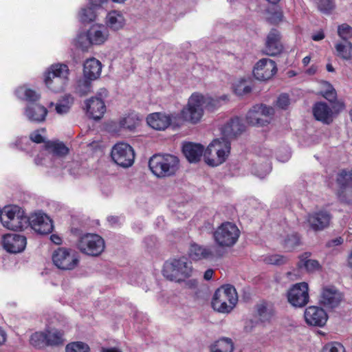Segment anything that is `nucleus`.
I'll return each instance as SVG.
<instances>
[{"mask_svg": "<svg viewBox=\"0 0 352 352\" xmlns=\"http://www.w3.org/2000/svg\"><path fill=\"white\" fill-rule=\"evenodd\" d=\"M336 180L338 184L342 187L349 185L352 182V170H342L338 174Z\"/></svg>", "mask_w": 352, "mask_h": 352, "instance_id": "c03bdc74", "label": "nucleus"}, {"mask_svg": "<svg viewBox=\"0 0 352 352\" xmlns=\"http://www.w3.org/2000/svg\"><path fill=\"white\" fill-rule=\"evenodd\" d=\"M102 71L101 63L95 58L87 59L84 63L83 76L90 80H96Z\"/></svg>", "mask_w": 352, "mask_h": 352, "instance_id": "cd10ccee", "label": "nucleus"}, {"mask_svg": "<svg viewBox=\"0 0 352 352\" xmlns=\"http://www.w3.org/2000/svg\"><path fill=\"white\" fill-rule=\"evenodd\" d=\"M182 283H184L185 287L188 289H195L197 287L198 282L196 279L192 278V279H186L184 281H182Z\"/></svg>", "mask_w": 352, "mask_h": 352, "instance_id": "13d9d810", "label": "nucleus"}, {"mask_svg": "<svg viewBox=\"0 0 352 352\" xmlns=\"http://www.w3.org/2000/svg\"><path fill=\"white\" fill-rule=\"evenodd\" d=\"M54 264L60 270H72L78 264L77 252L71 249L58 248L52 254Z\"/></svg>", "mask_w": 352, "mask_h": 352, "instance_id": "9d476101", "label": "nucleus"}, {"mask_svg": "<svg viewBox=\"0 0 352 352\" xmlns=\"http://www.w3.org/2000/svg\"><path fill=\"white\" fill-rule=\"evenodd\" d=\"M106 25L107 28L113 31H118L124 26L125 19L120 12L112 10L107 15Z\"/></svg>", "mask_w": 352, "mask_h": 352, "instance_id": "c85d7f7f", "label": "nucleus"}, {"mask_svg": "<svg viewBox=\"0 0 352 352\" xmlns=\"http://www.w3.org/2000/svg\"><path fill=\"white\" fill-rule=\"evenodd\" d=\"M90 347L87 344L80 341L72 342L65 346V352H89Z\"/></svg>", "mask_w": 352, "mask_h": 352, "instance_id": "79ce46f5", "label": "nucleus"}, {"mask_svg": "<svg viewBox=\"0 0 352 352\" xmlns=\"http://www.w3.org/2000/svg\"><path fill=\"white\" fill-rule=\"evenodd\" d=\"M51 240L55 244L59 245L61 243L62 239L58 235L52 234L51 235Z\"/></svg>", "mask_w": 352, "mask_h": 352, "instance_id": "774afa93", "label": "nucleus"}, {"mask_svg": "<svg viewBox=\"0 0 352 352\" xmlns=\"http://www.w3.org/2000/svg\"><path fill=\"white\" fill-rule=\"evenodd\" d=\"M107 1V0H89V3L91 6H94L98 9Z\"/></svg>", "mask_w": 352, "mask_h": 352, "instance_id": "052dcab7", "label": "nucleus"}, {"mask_svg": "<svg viewBox=\"0 0 352 352\" xmlns=\"http://www.w3.org/2000/svg\"><path fill=\"white\" fill-rule=\"evenodd\" d=\"M252 88L244 82H241L236 85L234 91L239 96H244L250 93Z\"/></svg>", "mask_w": 352, "mask_h": 352, "instance_id": "603ef678", "label": "nucleus"}, {"mask_svg": "<svg viewBox=\"0 0 352 352\" xmlns=\"http://www.w3.org/2000/svg\"><path fill=\"white\" fill-rule=\"evenodd\" d=\"M203 102L201 94H192L187 104L181 110L178 118L190 124H197L204 116V111L201 104Z\"/></svg>", "mask_w": 352, "mask_h": 352, "instance_id": "0eeeda50", "label": "nucleus"}, {"mask_svg": "<svg viewBox=\"0 0 352 352\" xmlns=\"http://www.w3.org/2000/svg\"><path fill=\"white\" fill-rule=\"evenodd\" d=\"M310 253L305 252L299 256L298 266L299 268L305 267L307 272H313L320 269V264L316 260L309 259Z\"/></svg>", "mask_w": 352, "mask_h": 352, "instance_id": "2f4dec72", "label": "nucleus"}, {"mask_svg": "<svg viewBox=\"0 0 352 352\" xmlns=\"http://www.w3.org/2000/svg\"><path fill=\"white\" fill-rule=\"evenodd\" d=\"M304 316L306 322L312 326L323 327L328 319L325 311L316 306L307 307L305 311Z\"/></svg>", "mask_w": 352, "mask_h": 352, "instance_id": "6ab92c4d", "label": "nucleus"}, {"mask_svg": "<svg viewBox=\"0 0 352 352\" xmlns=\"http://www.w3.org/2000/svg\"><path fill=\"white\" fill-rule=\"evenodd\" d=\"M343 296L335 287L327 286L322 289L320 302L327 308L337 307L342 302Z\"/></svg>", "mask_w": 352, "mask_h": 352, "instance_id": "a211bd4d", "label": "nucleus"}, {"mask_svg": "<svg viewBox=\"0 0 352 352\" xmlns=\"http://www.w3.org/2000/svg\"><path fill=\"white\" fill-rule=\"evenodd\" d=\"M172 118L162 113H155V130H165L172 123Z\"/></svg>", "mask_w": 352, "mask_h": 352, "instance_id": "ea45409f", "label": "nucleus"}, {"mask_svg": "<svg viewBox=\"0 0 352 352\" xmlns=\"http://www.w3.org/2000/svg\"><path fill=\"white\" fill-rule=\"evenodd\" d=\"M300 245V236L297 233H292L287 236L285 240V248L292 251L294 248Z\"/></svg>", "mask_w": 352, "mask_h": 352, "instance_id": "49530a36", "label": "nucleus"}, {"mask_svg": "<svg viewBox=\"0 0 352 352\" xmlns=\"http://www.w3.org/2000/svg\"><path fill=\"white\" fill-rule=\"evenodd\" d=\"M146 123L152 129H154V113H150L146 118Z\"/></svg>", "mask_w": 352, "mask_h": 352, "instance_id": "0e129e2a", "label": "nucleus"}, {"mask_svg": "<svg viewBox=\"0 0 352 352\" xmlns=\"http://www.w3.org/2000/svg\"><path fill=\"white\" fill-rule=\"evenodd\" d=\"M324 98L326 99H327L329 101H333L336 100V90L333 88H331V89L329 90H327L324 95Z\"/></svg>", "mask_w": 352, "mask_h": 352, "instance_id": "bf43d9fd", "label": "nucleus"}, {"mask_svg": "<svg viewBox=\"0 0 352 352\" xmlns=\"http://www.w3.org/2000/svg\"><path fill=\"white\" fill-rule=\"evenodd\" d=\"M162 272L167 280L181 283L192 276L193 267L188 258L182 256L166 261Z\"/></svg>", "mask_w": 352, "mask_h": 352, "instance_id": "f257e3e1", "label": "nucleus"}, {"mask_svg": "<svg viewBox=\"0 0 352 352\" xmlns=\"http://www.w3.org/2000/svg\"><path fill=\"white\" fill-rule=\"evenodd\" d=\"M202 100L204 102H201V104L204 109H206L207 111L212 112L219 109L228 100V96L226 95H223L219 97L212 98L202 94Z\"/></svg>", "mask_w": 352, "mask_h": 352, "instance_id": "c756f323", "label": "nucleus"}, {"mask_svg": "<svg viewBox=\"0 0 352 352\" xmlns=\"http://www.w3.org/2000/svg\"><path fill=\"white\" fill-rule=\"evenodd\" d=\"M275 311L273 306L267 302H262L257 306V314L262 322L270 321L274 315Z\"/></svg>", "mask_w": 352, "mask_h": 352, "instance_id": "c9c22d12", "label": "nucleus"}, {"mask_svg": "<svg viewBox=\"0 0 352 352\" xmlns=\"http://www.w3.org/2000/svg\"><path fill=\"white\" fill-rule=\"evenodd\" d=\"M311 38L314 41H320L324 38V34L322 32H319L317 34H313Z\"/></svg>", "mask_w": 352, "mask_h": 352, "instance_id": "69168bd1", "label": "nucleus"}, {"mask_svg": "<svg viewBox=\"0 0 352 352\" xmlns=\"http://www.w3.org/2000/svg\"><path fill=\"white\" fill-rule=\"evenodd\" d=\"M286 261L285 257L278 254L272 255L266 258L267 263L272 265H282L286 263Z\"/></svg>", "mask_w": 352, "mask_h": 352, "instance_id": "864d4df0", "label": "nucleus"}, {"mask_svg": "<svg viewBox=\"0 0 352 352\" xmlns=\"http://www.w3.org/2000/svg\"><path fill=\"white\" fill-rule=\"evenodd\" d=\"M86 110L91 118L98 120L103 116L106 111V106L100 98L93 97L87 100Z\"/></svg>", "mask_w": 352, "mask_h": 352, "instance_id": "393cba45", "label": "nucleus"}, {"mask_svg": "<svg viewBox=\"0 0 352 352\" xmlns=\"http://www.w3.org/2000/svg\"><path fill=\"white\" fill-rule=\"evenodd\" d=\"M240 236V230L233 223H222L213 232V240L217 248H220V252H224V250L234 246Z\"/></svg>", "mask_w": 352, "mask_h": 352, "instance_id": "7ed1b4c3", "label": "nucleus"}, {"mask_svg": "<svg viewBox=\"0 0 352 352\" xmlns=\"http://www.w3.org/2000/svg\"><path fill=\"white\" fill-rule=\"evenodd\" d=\"M30 140L36 143L45 142L44 138L39 133L38 131L32 132L30 135Z\"/></svg>", "mask_w": 352, "mask_h": 352, "instance_id": "6e6d98bb", "label": "nucleus"}, {"mask_svg": "<svg viewBox=\"0 0 352 352\" xmlns=\"http://www.w3.org/2000/svg\"><path fill=\"white\" fill-rule=\"evenodd\" d=\"M0 221L4 228L21 230L28 226V217L24 210L16 205L6 206L0 210Z\"/></svg>", "mask_w": 352, "mask_h": 352, "instance_id": "f03ea898", "label": "nucleus"}, {"mask_svg": "<svg viewBox=\"0 0 352 352\" xmlns=\"http://www.w3.org/2000/svg\"><path fill=\"white\" fill-rule=\"evenodd\" d=\"M276 104L280 109H286L289 104V96L285 94H281L277 99Z\"/></svg>", "mask_w": 352, "mask_h": 352, "instance_id": "5fc2aeb1", "label": "nucleus"}, {"mask_svg": "<svg viewBox=\"0 0 352 352\" xmlns=\"http://www.w3.org/2000/svg\"><path fill=\"white\" fill-rule=\"evenodd\" d=\"M107 221L111 226H116L119 223L120 218L117 216H110L107 218Z\"/></svg>", "mask_w": 352, "mask_h": 352, "instance_id": "e2e57ef3", "label": "nucleus"}, {"mask_svg": "<svg viewBox=\"0 0 352 352\" xmlns=\"http://www.w3.org/2000/svg\"><path fill=\"white\" fill-rule=\"evenodd\" d=\"M77 248L84 254L97 256L104 251V241L98 234L87 233L79 238Z\"/></svg>", "mask_w": 352, "mask_h": 352, "instance_id": "6e6552de", "label": "nucleus"}, {"mask_svg": "<svg viewBox=\"0 0 352 352\" xmlns=\"http://www.w3.org/2000/svg\"><path fill=\"white\" fill-rule=\"evenodd\" d=\"M283 17V14L280 11H275L273 13V15L271 16V20L273 21V22H278L281 21Z\"/></svg>", "mask_w": 352, "mask_h": 352, "instance_id": "680f3d73", "label": "nucleus"}, {"mask_svg": "<svg viewBox=\"0 0 352 352\" xmlns=\"http://www.w3.org/2000/svg\"><path fill=\"white\" fill-rule=\"evenodd\" d=\"M223 255L224 252H220V248H217L214 245L204 246L193 243L190 248V256L195 261H216Z\"/></svg>", "mask_w": 352, "mask_h": 352, "instance_id": "ddd939ff", "label": "nucleus"}, {"mask_svg": "<svg viewBox=\"0 0 352 352\" xmlns=\"http://www.w3.org/2000/svg\"><path fill=\"white\" fill-rule=\"evenodd\" d=\"M322 352H344V348L338 342H333L326 344Z\"/></svg>", "mask_w": 352, "mask_h": 352, "instance_id": "3c124183", "label": "nucleus"}, {"mask_svg": "<svg viewBox=\"0 0 352 352\" xmlns=\"http://www.w3.org/2000/svg\"><path fill=\"white\" fill-rule=\"evenodd\" d=\"M28 225L40 234H50L53 230L52 219L41 212H35L29 217Z\"/></svg>", "mask_w": 352, "mask_h": 352, "instance_id": "dca6fc26", "label": "nucleus"}, {"mask_svg": "<svg viewBox=\"0 0 352 352\" xmlns=\"http://www.w3.org/2000/svg\"><path fill=\"white\" fill-rule=\"evenodd\" d=\"M343 242H344L343 238L341 236H338L335 239L329 240L327 243V246L329 248H333V247H336V246L342 244Z\"/></svg>", "mask_w": 352, "mask_h": 352, "instance_id": "4d7b16f0", "label": "nucleus"}, {"mask_svg": "<svg viewBox=\"0 0 352 352\" xmlns=\"http://www.w3.org/2000/svg\"><path fill=\"white\" fill-rule=\"evenodd\" d=\"M238 296L235 288L230 285H223L217 289L213 296L212 306L221 313H229L235 307Z\"/></svg>", "mask_w": 352, "mask_h": 352, "instance_id": "20e7f679", "label": "nucleus"}, {"mask_svg": "<svg viewBox=\"0 0 352 352\" xmlns=\"http://www.w3.org/2000/svg\"><path fill=\"white\" fill-rule=\"evenodd\" d=\"M213 273H214V272L212 270H211V269L207 270L205 272L204 275V278L207 280H210L212 277Z\"/></svg>", "mask_w": 352, "mask_h": 352, "instance_id": "338daca9", "label": "nucleus"}, {"mask_svg": "<svg viewBox=\"0 0 352 352\" xmlns=\"http://www.w3.org/2000/svg\"><path fill=\"white\" fill-rule=\"evenodd\" d=\"M111 156L116 164L123 168H129L134 163V150L125 142L116 144L111 149Z\"/></svg>", "mask_w": 352, "mask_h": 352, "instance_id": "9b49d317", "label": "nucleus"}, {"mask_svg": "<svg viewBox=\"0 0 352 352\" xmlns=\"http://www.w3.org/2000/svg\"><path fill=\"white\" fill-rule=\"evenodd\" d=\"M15 93L18 98L29 102V104L35 103L40 99V95L38 93L25 86L19 87Z\"/></svg>", "mask_w": 352, "mask_h": 352, "instance_id": "72a5a7b5", "label": "nucleus"}, {"mask_svg": "<svg viewBox=\"0 0 352 352\" xmlns=\"http://www.w3.org/2000/svg\"><path fill=\"white\" fill-rule=\"evenodd\" d=\"M277 71L276 63L270 58H263L255 65L253 74L258 80H267L271 78Z\"/></svg>", "mask_w": 352, "mask_h": 352, "instance_id": "f3484780", "label": "nucleus"}, {"mask_svg": "<svg viewBox=\"0 0 352 352\" xmlns=\"http://www.w3.org/2000/svg\"><path fill=\"white\" fill-rule=\"evenodd\" d=\"M89 39L92 45H100L103 44L109 37V31L104 25H92L89 30Z\"/></svg>", "mask_w": 352, "mask_h": 352, "instance_id": "bb28decb", "label": "nucleus"}, {"mask_svg": "<svg viewBox=\"0 0 352 352\" xmlns=\"http://www.w3.org/2000/svg\"><path fill=\"white\" fill-rule=\"evenodd\" d=\"M283 48L279 32L272 29L267 36L264 53L271 56H276L282 52Z\"/></svg>", "mask_w": 352, "mask_h": 352, "instance_id": "412c9836", "label": "nucleus"}, {"mask_svg": "<svg viewBox=\"0 0 352 352\" xmlns=\"http://www.w3.org/2000/svg\"><path fill=\"white\" fill-rule=\"evenodd\" d=\"M234 344L230 338H223L211 346V352H232Z\"/></svg>", "mask_w": 352, "mask_h": 352, "instance_id": "e433bc0d", "label": "nucleus"}, {"mask_svg": "<svg viewBox=\"0 0 352 352\" xmlns=\"http://www.w3.org/2000/svg\"><path fill=\"white\" fill-rule=\"evenodd\" d=\"M94 80H90L83 76L82 78H80L76 83V92L80 96H84L87 95L91 91V82Z\"/></svg>", "mask_w": 352, "mask_h": 352, "instance_id": "58836bf2", "label": "nucleus"}, {"mask_svg": "<svg viewBox=\"0 0 352 352\" xmlns=\"http://www.w3.org/2000/svg\"><path fill=\"white\" fill-rule=\"evenodd\" d=\"M230 152L229 140L223 138L214 140L204 153L205 162L211 166H217L223 163Z\"/></svg>", "mask_w": 352, "mask_h": 352, "instance_id": "39448f33", "label": "nucleus"}, {"mask_svg": "<svg viewBox=\"0 0 352 352\" xmlns=\"http://www.w3.org/2000/svg\"><path fill=\"white\" fill-rule=\"evenodd\" d=\"M30 342L34 346L41 349L47 346V332H36L30 338Z\"/></svg>", "mask_w": 352, "mask_h": 352, "instance_id": "a19ab883", "label": "nucleus"}, {"mask_svg": "<svg viewBox=\"0 0 352 352\" xmlns=\"http://www.w3.org/2000/svg\"><path fill=\"white\" fill-rule=\"evenodd\" d=\"M69 68L67 65L58 63L51 65L45 74V83L54 92L63 91L68 82Z\"/></svg>", "mask_w": 352, "mask_h": 352, "instance_id": "423d86ee", "label": "nucleus"}, {"mask_svg": "<svg viewBox=\"0 0 352 352\" xmlns=\"http://www.w3.org/2000/svg\"><path fill=\"white\" fill-rule=\"evenodd\" d=\"M288 302L294 307H303L309 300L308 284L305 282L294 285L287 293Z\"/></svg>", "mask_w": 352, "mask_h": 352, "instance_id": "4468645a", "label": "nucleus"}, {"mask_svg": "<svg viewBox=\"0 0 352 352\" xmlns=\"http://www.w3.org/2000/svg\"><path fill=\"white\" fill-rule=\"evenodd\" d=\"M179 167V161L176 156L155 154V177H166L174 175Z\"/></svg>", "mask_w": 352, "mask_h": 352, "instance_id": "1a4fd4ad", "label": "nucleus"}, {"mask_svg": "<svg viewBox=\"0 0 352 352\" xmlns=\"http://www.w3.org/2000/svg\"><path fill=\"white\" fill-rule=\"evenodd\" d=\"M182 151L190 162L195 163L203 156L204 146L200 144L187 142L183 145Z\"/></svg>", "mask_w": 352, "mask_h": 352, "instance_id": "a878e982", "label": "nucleus"}, {"mask_svg": "<svg viewBox=\"0 0 352 352\" xmlns=\"http://www.w3.org/2000/svg\"><path fill=\"white\" fill-rule=\"evenodd\" d=\"M245 131V126L239 118L228 121L221 129L223 138L228 140L241 135Z\"/></svg>", "mask_w": 352, "mask_h": 352, "instance_id": "5701e85b", "label": "nucleus"}, {"mask_svg": "<svg viewBox=\"0 0 352 352\" xmlns=\"http://www.w3.org/2000/svg\"><path fill=\"white\" fill-rule=\"evenodd\" d=\"M336 50L337 56L344 60L351 58L352 43L349 41H343L336 43Z\"/></svg>", "mask_w": 352, "mask_h": 352, "instance_id": "4c0bfd02", "label": "nucleus"}, {"mask_svg": "<svg viewBox=\"0 0 352 352\" xmlns=\"http://www.w3.org/2000/svg\"><path fill=\"white\" fill-rule=\"evenodd\" d=\"M47 112L44 106L37 103H30L25 108L24 115L30 122L40 123L45 121Z\"/></svg>", "mask_w": 352, "mask_h": 352, "instance_id": "4be33fe9", "label": "nucleus"}, {"mask_svg": "<svg viewBox=\"0 0 352 352\" xmlns=\"http://www.w3.org/2000/svg\"><path fill=\"white\" fill-rule=\"evenodd\" d=\"M45 146L49 153H52L54 156L64 157L69 152V148L60 142L49 141L45 142Z\"/></svg>", "mask_w": 352, "mask_h": 352, "instance_id": "473e14b6", "label": "nucleus"}, {"mask_svg": "<svg viewBox=\"0 0 352 352\" xmlns=\"http://www.w3.org/2000/svg\"><path fill=\"white\" fill-rule=\"evenodd\" d=\"M98 8L91 6L89 3L85 7L80 9L79 12V19L83 23H89L96 20V10Z\"/></svg>", "mask_w": 352, "mask_h": 352, "instance_id": "f704fd0d", "label": "nucleus"}, {"mask_svg": "<svg viewBox=\"0 0 352 352\" xmlns=\"http://www.w3.org/2000/svg\"><path fill=\"white\" fill-rule=\"evenodd\" d=\"M318 8L320 12L329 14L335 8L333 0H319Z\"/></svg>", "mask_w": 352, "mask_h": 352, "instance_id": "8fccbe9b", "label": "nucleus"}, {"mask_svg": "<svg viewBox=\"0 0 352 352\" xmlns=\"http://www.w3.org/2000/svg\"><path fill=\"white\" fill-rule=\"evenodd\" d=\"M338 33L344 41L352 37V28L346 23H343L338 26Z\"/></svg>", "mask_w": 352, "mask_h": 352, "instance_id": "09e8293b", "label": "nucleus"}, {"mask_svg": "<svg viewBox=\"0 0 352 352\" xmlns=\"http://www.w3.org/2000/svg\"><path fill=\"white\" fill-rule=\"evenodd\" d=\"M3 246L10 253H19L24 250L26 246V238L18 234H8L3 236Z\"/></svg>", "mask_w": 352, "mask_h": 352, "instance_id": "aec40b11", "label": "nucleus"}, {"mask_svg": "<svg viewBox=\"0 0 352 352\" xmlns=\"http://www.w3.org/2000/svg\"><path fill=\"white\" fill-rule=\"evenodd\" d=\"M138 116L137 115H129L120 121V125L122 128L129 129L132 131L136 126L139 121Z\"/></svg>", "mask_w": 352, "mask_h": 352, "instance_id": "a18cd8bd", "label": "nucleus"}, {"mask_svg": "<svg viewBox=\"0 0 352 352\" xmlns=\"http://www.w3.org/2000/svg\"><path fill=\"white\" fill-rule=\"evenodd\" d=\"M332 219L329 211L320 209L307 214L306 221L310 229L314 231H321L328 228Z\"/></svg>", "mask_w": 352, "mask_h": 352, "instance_id": "2eb2a0df", "label": "nucleus"}, {"mask_svg": "<svg viewBox=\"0 0 352 352\" xmlns=\"http://www.w3.org/2000/svg\"><path fill=\"white\" fill-rule=\"evenodd\" d=\"M47 346H59L64 344V332L60 330L53 329L47 330Z\"/></svg>", "mask_w": 352, "mask_h": 352, "instance_id": "7c9ffc66", "label": "nucleus"}, {"mask_svg": "<svg viewBox=\"0 0 352 352\" xmlns=\"http://www.w3.org/2000/svg\"><path fill=\"white\" fill-rule=\"evenodd\" d=\"M274 109L265 105H255L247 113V122L252 126H265L270 123Z\"/></svg>", "mask_w": 352, "mask_h": 352, "instance_id": "f8f14e48", "label": "nucleus"}, {"mask_svg": "<svg viewBox=\"0 0 352 352\" xmlns=\"http://www.w3.org/2000/svg\"><path fill=\"white\" fill-rule=\"evenodd\" d=\"M72 104V98L70 96H66L63 100L56 104V111L60 115L65 114L69 111L71 104Z\"/></svg>", "mask_w": 352, "mask_h": 352, "instance_id": "de8ad7c7", "label": "nucleus"}, {"mask_svg": "<svg viewBox=\"0 0 352 352\" xmlns=\"http://www.w3.org/2000/svg\"><path fill=\"white\" fill-rule=\"evenodd\" d=\"M313 114L314 118L322 122L323 124H331L334 118V113L327 103L320 102H317L313 107Z\"/></svg>", "mask_w": 352, "mask_h": 352, "instance_id": "b1692460", "label": "nucleus"}, {"mask_svg": "<svg viewBox=\"0 0 352 352\" xmlns=\"http://www.w3.org/2000/svg\"><path fill=\"white\" fill-rule=\"evenodd\" d=\"M92 45V43L89 39L88 31L86 33H80L76 38V46L82 51H87L89 47Z\"/></svg>", "mask_w": 352, "mask_h": 352, "instance_id": "37998d69", "label": "nucleus"}]
</instances>
